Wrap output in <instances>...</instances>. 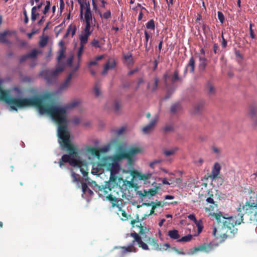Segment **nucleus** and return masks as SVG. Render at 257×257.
Instances as JSON below:
<instances>
[{"instance_id": "nucleus-1", "label": "nucleus", "mask_w": 257, "mask_h": 257, "mask_svg": "<svg viewBox=\"0 0 257 257\" xmlns=\"http://www.w3.org/2000/svg\"><path fill=\"white\" fill-rule=\"evenodd\" d=\"M253 199L245 202L242 207L237 208V216L225 218L220 213H213L217 221V227H214L213 235L223 241L227 238H231L237 232L235 226L243 222V216L247 217L250 221L257 222V194L253 193ZM252 196L250 197V199Z\"/></svg>"}, {"instance_id": "nucleus-2", "label": "nucleus", "mask_w": 257, "mask_h": 257, "mask_svg": "<svg viewBox=\"0 0 257 257\" xmlns=\"http://www.w3.org/2000/svg\"><path fill=\"white\" fill-rule=\"evenodd\" d=\"M52 95L50 93H46L41 97H33L34 103L31 106L37 107L41 114L48 113L53 120L58 124V135L59 137L70 136L67 130V110L65 107L46 104L47 101H51Z\"/></svg>"}, {"instance_id": "nucleus-3", "label": "nucleus", "mask_w": 257, "mask_h": 257, "mask_svg": "<svg viewBox=\"0 0 257 257\" xmlns=\"http://www.w3.org/2000/svg\"><path fill=\"white\" fill-rule=\"evenodd\" d=\"M59 143L62 146L63 149H66L68 155H63L59 161V164L62 167L64 163L69 164L73 167H80L81 162L77 159L78 152L77 148L70 142V136L59 137Z\"/></svg>"}, {"instance_id": "nucleus-4", "label": "nucleus", "mask_w": 257, "mask_h": 257, "mask_svg": "<svg viewBox=\"0 0 257 257\" xmlns=\"http://www.w3.org/2000/svg\"><path fill=\"white\" fill-rule=\"evenodd\" d=\"M3 80L0 78V99L4 101L10 105L11 108L17 111L18 108L30 106L34 103L33 97L32 98H13L9 96V93L2 89Z\"/></svg>"}, {"instance_id": "nucleus-5", "label": "nucleus", "mask_w": 257, "mask_h": 257, "mask_svg": "<svg viewBox=\"0 0 257 257\" xmlns=\"http://www.w3.org/2000/svg\"><path fill=\"white\" fill-rule=\"evenodd\" d=\"M132 237L134 239L132 242L127 246H121L120 247L121 248L123 249L124 252H136L138 249L135 246V244L136 243L138 246L144 250H149L150 248L147 245L146 241H149L146 237H140L137 232L134 231V232L131 233H127L126 235V237Z\"/></svg>"}, {"instance_id": "nucleus-6", "label": "nucleus", "mask_w": 257, "mask_h": 257, "mask_svg": "<svg viewBox=\"0 0 257 257\" xmlns=\"http://www.w3.org/2000/svg\"><path fill=\"white\" fill-rule=\"evenodd\" d=\"M131 224L133 228L137 227L138 228V233H137L140 237H146L147 239L149 240V241H146L147 243L155 242L152 237L148 235L150 232L149 229L142 224L138 216H137L136 219L131 220Z\"/></svg>"}, {"instance_id": "nucleus-7", "label": "nucleus", "mask_w": 257, "mask_h": 257, "mask_svg": "<svg viewBox=\"0 0 257 257\" xmlns=\"http://www.w3.org/2000/svg\"><path fill=\"white\" fill-rule=\"evenodd\" d=\"M63 70V66H58L56 69L51 70H46L44 72L45 78L48 83H51L57 75Z\"/></svg>"}, {"instance_id": "nucleus-8", "label": "nucleus", "mask_w": 257, "mask_h": 257, "mask_svg": "<svg viewBox=\"0 0 257 257\" xmlns=\"http://www.w3.org/2000/svg\"><path fill=\"white\" fill-rule=\"evenodd\" d=\"M208 197H207L206 201L207 203H210L212 205H210L209 207H205V210L206 212H210L214 210L215 208H217V205L215 203V202L214 201L213 197L214 195L212 194V192L208 190Z\"/></svg>"}, {"instance_id": "nucleus-9", "label": "nucleus", "mask_w": 257, "mask_h": 257, "mask_svg": "<svg viewBox=\"0 0 257 257\" xmlns=\"http://www.w3.org/2000/svg\"><path fill=\"white\" fill-rule=\"evenodd\" d=\"M141 149L139 147H132L127 151L122 152L120 154V158H130L134 157V156L141 153Z\"/></svg>"}, {"instance_id": "nucleus-10", "label": "nucleus", "mask_w": 257, "mask_h": 257, "mask_svg": "<svg viewBox=\"0 0 257 257\" xmlns=\"http://www.w3.org/2000/svg\"><path fill=\"white\" fill-rule=\"evenodd\" d=\"M216 246V245L212 243H203L197 247H195L194 248V252L202 251L205 252H209L212 251Z\"/></svg>"}, {"instance_id": "nucleus-11", "label": "nucleus", "mask_w": 257, "mask_h": 257, "mask_svg": "<svg viewBox=\"0 0 257 257\" xmlns=\"http://www.w3.org/2000/svg\"><path fill=\"white\" fill-rule=\"evenodd\" d=\"M106 109L111 110L115 113H118L120 110V104L116 100L113 101H109L106 104Z\"/></svg>"}, {"instance_id": "nucleus-12", "label": "nucleus", "mask_w": 257, "mask_h": 257, "mask_svg": "<svg viewBox=\"0 0 257 257\" xmlns=\"http://www.w3.org/2000/svg\"><path fill=\"white\" fill-rule=\"evenodd\" d=\"M106 198L111 203V206L113 208L116 207L118 209H120V206L122 204V201L121 200H118L116 197L114 196L111 194L108 195Z\"/></svg>"}, {"instance_id": "nucleus-13", "label": "nucleus", "mask_w": 257, "mask_h": 257, "mask_svg": "<svg viewBox=\"0 0 257 257\" xmlns=\"http://www.w3.org/2000/svg\"><path fill=\"white\" fill-rule=\"evenodd\" d=\"M152 238L155 240L154 242L147 243V245L150 244L154 246V249L157 250H164L170 247V245L169 243H166L163 244H161L160 246L157 242V240L154 237Z\"/></svg>"}, {"instance_id": "nucleus-14", "label": "nucleus", "mask_w": 257, "mask_h": 257, "mask_svg": "<svg viewBox=\"0 0 257 257\" xmlns=\"http://www.w3.org/2000/svg\"><path fill=\"white\" fill-rule=\"evenodd\" d=\"M220 169L221 167L220 164L218 163H215L212 168L211 174L210 175V178L213 180H215L218 178L219 177Z\"/></svg>"}, {"instance_id": "nucleus-15", "label": "nucleus", "mask_w": 257, "mask_h": 257, "mask_svg": "<svg viewBox=\"0 0 257 257\" xmlns=\"http://www.w3.org/2000/svg\"><path fill=\"white\" fill-rule=\"evenodd\" d=\"M257 115V105L255 104L250 105L246 113V116L250 119Z\"/></svg>"}, {"instance_id": "nucleus-16", "label": "nucleus", "mask_w": 257, "mask_h": 257, "mask_svg": "<svg viewBox=\"0 0 257 257\" xmlns=\"http://www.w3.org/2000/svg\"><path fill=\"white\" fill-rule=\"evenodd\" d=\"M205 91L210 97L214 96L216 92L215 87L210 82H208L205 85Z\"/></svg>"}, {"instance_id": "nucleus-17", "label": "nucleus", "mask_w": 257, "mask_h": 257, "mask_svg": "<svg viewBox=\"0 0 257 257\" xmlns=\"http://www.w3.org/2000/svg\"><path fill=\"white\" fill-rule=\"evenodd\" d=\"M157 123V119H152L151 122L146 126L144 127L142 129V131L144 134H149L150 132H151L154 129V127L155 125V124Z\"/></svg>"}, {"instance_id": "nucleus-18", "label": "nucleus", "mask_w": 257, "mask_h": 257, "mask_svg": "<svg viewBox=\"0 0 257 257\" xmlns=\"http://www.w3.org/2000/svg\"><path fill=\"white\" fill-rule=\"evenodd\" d=\"M151 176L152 174L150 173L144 174L138 171H134L133 172V176L134 177L138 178L140 180L146 181L147 180L150 179Z\"/></svg>"}, {"instance_id": "nucleus-19", "label": "nucleus", "mask_w": 257, "mask_h": 257, "mask_svg": "<svg viewBox=\"0 0 257 257\" xmlns=\"http://www.w3.org/2000/svg\"><path fill=\"white\" fill-rule=\"evenodd\" d=\"M73 75V74L72 73H70L65 80L61 83L60 86V89L61 90L65 89L68 87L70 83V81L72 78Z\"/></svg>"}, {"instance_id": "nucleus-20", "label": "nucleus", "mask_w": 257, "mask_h": 257, "mask_svg": "<svg viewBox=\"0 0 257 257\" xmlns=\"http://www.w3.org/2000/svg\"><path fill=\"white\" fill-rule=\"evenodd\" d=\"M195 60L193 58V57L192 56L189 61V62L185 68V73L187 72V71L188 69H189V71L191 73L193 72L194 71V68H195Z\"/></svg>"}, {"instance_id": "nucleus-21", "label": "nucleus", "mask_w": 257, "mask_h": 257, "mask_svg": "<svg viewBox=\"0 0 257 257\" xmlns=\"http://www.w3.org/2000/svg\"><path fill=\"white\" fill-rule=\"evenodd\" d=\"M91 34L88 33H85L82 32V34L79 36V40L80 45H84L87 43L88 38Z\"/></svg>"}, {"instance_id": "nucleus-22", "label": "nucleus", "mask_w": 257, "mask_h": 257, "mask_svg": "<svg viewBox=\"0 0 257 257\" xmlns=\"http://www.w3.org/2000/svg\"><path fill=\"white\" fill-rule=\"evenodd\" d=\"M204 102L202 101L199 102L196 104L194 106L193 112L196 114H199L203 110L204 108Z\"/></svg>"}, {"instance_id": "nucleus-23", "label": "nucleus", "mask_w": 257, "mask_h": 257, "mask_svg": "<svg viewBox=\"0 0 257 257\" xmlns=\"http://www.w3.org/2000/svg\"><path fill=\"white\" fill-rule=\"evenodd\" d=\"M115 66V63L114 61L108 62L104 66L103 70L102 72V74H106L109 69H113Z\"/></svg>"}, {"instance_id": "nucleus-24", "label": "nucleus", "mask_w": 257, "mask_h": 257, "mask_svg": "<svg viewBox=\"0 0 257 257\" xmlns=\"http://www.w3.org/2000/svg\"><path fill=\"white\" fill-rule=\"evenodd\" d=\"M168 234L169 236L173 239H180V235L179 234V231L177 230L174 229L169 230L168 232Z\"/></svg>"}, {"instance_id": "nucleus-25", "label": "nucleus", "mask_w": 257, "mask_h": 257, "mask_svg": "<svg viewBox=\"0 0 257 257\" xmlns=\"http://www.w3.org/2000/svg\"><path fill=\"white\" fill-rule=\"evenodd\" d=\"M199 68L201 71H204L207 66V59L204 57L200 56Z\"/></svg>"}, {"instance_id": "nucleus-26", "label": "nucleus", "mask_w": 257, "mask_h": 257, "mask_svg": "<svg viewBox=\"0 0 257 257\" xmlns=\"http://www.w3.org/2000/svg\"><path fill=\"white\" fill-rule=\"evenodd\" d=\"M10 32L6 31L0 34V42L2 43H10V42L7 40L6 36L10 34Z\"/></svg>"}, {"instance_id": "nucleus-27", "label": "nucleus", "mask_w": 257, "mask_h": 257, "mask_svg": "<svg viewBox=\"0 0 257 257\" xmlns=\"http://www.w3.org/2000/svg\"><path fill=\"white\" fill-rule=\"evenodd\" d=\"M109 166L111 175H112L113 173H116L119 169V166L116 163L109 164Z\"/></svg>"}, {"instance_id": "nucleus-28", "label": "nucleus", "mask_w": 257, "mask_h": 257, "mask_svg": "<svg viewBox=\"0 0 257 257\" xmlns=\"http://www.w3.org/2000/svg\"><path fill=\"white\" fill-rule=\"evenodd\" d=\"M84 18L85 23H92V16L91 11L89 9L85 10L84 13Z\"/></svg>"}, {"instance_id": "nucleus-29", "label": "nucleus", "mask_w": 257, "mask_h": 257, "mask_svg": "<svg viewBox=\"0 0 257 257\" xmlns=\"http://www.w3.org/2000/svg\"><path fill=\"white\" fill-rule=\"evenodd\" d=\"M82 190L83 193H88L90 196H92L93 194V192L88 187L86 183L82 184Z\"/></svg>"}, {"instance_id": "nucleus-30", "label": "nucleus", "mask_w": 257, "mask_h": 257, "mask_svg": "<svg viewBox=\"0 0 257 257\" xmlns=\"http://www.w3.org/2000/svg\"><path fill=\"white\" fill-rule=\"evenodd\" d=\"M179 150V148L177 147H175L170 150H165L164 151V154L166 157H168L171 155H173L176 153Z\"/></svg>"}, {"instance_id": "nucleus-31", "label": "nucleus", "mask_w": 257, "mask_h": 257, "mask_svg": "<svg viewBox=\"0 0 257 257\" xmlns=\"http://www.w3.org/2000/svg\"><path fill=\"white\" fill-rule=\"evenodd\" d=\"M194 223L197 227L198 233H200L202 231L203 228L202 221L201 219L196 220Z\"/></svg>"}, {"instance_id": "nucleus-32", "label": "nucleus", "mask_w": 257, "mask_h": 257, "mask_svg": "<svg viewBox=\"0 0 257 257\" xmlns=\"http://www.w3.org/2000/svg\"><path fill=\"white\" fill-rule=\"evenodd\" d=\"M86 26L85 27V28L82 32H84L85 33H88L89 34H91L93 29H91V25L92 23H85Z\"/></svg>"}, {"instance_id": "nucleus-33", "label": "nucleus", "mask_w": 257, "mask_h": 257, "mask_svg": "<svg viewBox=\"0 0 257 257\" xmlns=\"http://www.w3.org/2000/svg\"><path fill=\"white\" fill-rule=\"evenodd\" d=\"M88 152H90L92 155H94L97 157H99L100 156V151L96 148H90L88 150Z\"/></svg>"}, {"instance_id": "nucleus-34", "label": "nucleus", "mask_w": 257, "mask_h": 257, "mask_svg": "<svg viewBox=\"0 0 257 257\" xmlns=\"http://www.w3.org/2000/svg\"><path fill=\"white\" fill-rule=\"evenodd\" d=\"M181 109L180 105L179 103L174 104L171 107V112L172 113H176Z\"/></svg>"}, {"instance_id": "nucleus-35", "label": "nucleus", "mask_w": 257, "mask_h": 257, "mask_svg": "<svg viewBox=\"0 0 257 257\" xmlns=\"http://www.w3.org/2000/svg\"><path fill=\"white\" fill-rule=\"evenodd\" d=\"M158 206H163V205H162L161 202H160V201H159V202H158L157 203H155L154 202V204H153L152 205V209L151 210V211H150V213L149 214H148V215L146 214L145 216H149V215L154 213L155 209L157 207H158Z\"/></svg>"}, {"instance_id": "nucleus-36", "label": "nucleus", "mask_w": 257, "mask_h": 257, "mask_svg": "<svg viewBox=\"0 0 257 257\" xmlns=\"http://www.w3.org/2000/svg\"><path fill=\"white\" fill-rule=\"evenodd\" d=\"M192 235L188 234L179 239L177 241L186 242L190 241L192 238Z\"/></svg>"}, {"instance_id": "nucleus-37", "label": "nucleus", "mask_w": 257, "mask_h": 257, "mask_svg": "<svg viewBox=\"0 0 257 257\" xmlns=\"http://www.w3.org/2000/svg\"><path fill=\"white\" fill-rule=\"evenodd\" d=\"M124 59L128 62L129 65H133L134 64L133 56L131 54H128L124 55Z\"/></svg>"}, {"instance_id": "nucleus-38", "label": "nucleus", "mask_w": 257, "mask_h": 257, "mask_svg": "<svg viewBox=\"0 0 257 257\" xmlns=\"http://www.w3.org/2000/svg\"><path fill=\"white\" fill-rule=\"evenodd\" d=\"M79 104V102L78 101H72L69 103H68V104H67L66 106H65V108L67 109H72V108H73L74 107H75L76 106H77Z\"/></svg>"}, {"instance_id": "nucleus-39", "label": "nucleus", "mask_w": 257, "mask_h": 257, "mask_svg": "<svg viewBox=\"0 0 257 257\" xmlns=\"http://www.w3.org/2000/svg\"><path fill=\"white\" fill-rule=\"evenodd\" d=\"M180 79V78L179 77V71L176 69L174 71V73L173 75L172 76V82L173 83H175L176 81L179 80Z\"/></svg>"}, {"instance_id": "nucleus-40", "label": "nucleus", "mask_w": 257, "mask_h": 257, "mask_svg": "<svg viewBox=\"0 0 257 257\" xmlns=\"http://www.w3.org/2000/svg\"><path fill=\"white\" fill-rule=\"evenodd\" d=\"M146 27L147 29H152L153 30H155V23L153 20H150L147 24H146Z\"/></svg>"}, {"instance_id": "nucleus-41", "label": "nucleus", "mask_w": 257, "mask_h": 257, "mask_svg": "<svg viewBox=\"0 0 257 257\" xmlns=\"http://www.w3.org/2000/svg\"><path fill=\"white\" fill-rule=\"evenodd\" d=\"M76 27L75 26H70L67 30V33H70L73 37L76 32Z\"/></svg>"}, {"instance_id": "nucleus-42", "label": "nucleus", "mask_w": 257, "mask_h": 257, "mask_svg": "<svg viewBox=\"0 0 257 257\" xmlns=\"http://www.w3.org/2000/svg\"><path fill=\"white\" fill-rule=\"evenodd\" d=\"M38 54V51L36 49H33L30 53L27 54L29 58H34L37 57Z\"/></svg>"}, {"instance_id": "nucleus-43", "label": "nucleus", "mask_w": 257, "mask_h": 257, "mask_svg": "<svg viewBox=\"0 0 257 257\" xmlns=\"http://www.w3.org/2000/svg\"><path fill=\"white\" fill-rule=\"evenodd\" d=\"M93 91L95 96L98 97L100 95L101 92L100 90V87L99 86L98 84H96V85H95Z\"/></svg>"}, {"instance_id": "nucleus-44", "label": "nucleus", "mask_w": 257, "mask_h": 257, "mask_svg": "<svg viewBox=\"0 0 257 257\" xmlns=\"http://www.w3.org/2000/svg\"><path fill=\"white\" fill-rule=\"evenodd\" d=\"M90 44L95 48H100L101 47L100 45V42L98 40L95 39L91 41Z\"/></svg>"}, {"instance_id": "nucleus-45", "label": "nucleus", "mask_w": 257, "mask_h": 257, "mask_svg": "<svg viewBox=\"0 0 257 257\" xmlns=\"http://www.w3.org/2000/svg\"><path fill=\"white\" fill-rule=\"evenodd\" d=\"M65 57V50H64L63 48H62L59 51V55L57 57V60L58 62L60 61V60L62 59V58H64Z\"/></svg>"}, {"instance_id": "nucleus-46", "label": "nucleus", "mask_w": 257, "mask_h": 257, "mask_svg": "<svg viewBox=\"0 0 257 257\" xmlns=\"http://www.w3.org/2000/svg\"><path fill=\"white\" fill-rule=\"evenodd\" d=\"M163 130L165 133L173 132L174 131L173 126L171 124L166 125L164 127Z\"/></svg>"}, {"instance_id": "nucleus-47", "label": "nucleus", "mask_w": 257, "mask_h": 257, "mask_svg": "<svg viewBox=\"0 0 257 257\" xmlns=\"http://www.w3.org/2000/svg\"><path fill=\"white\" fill-rule=\"evenodd\" d=\"M144 11L148 12V11L147 10V9L145 8L142 7L141 9V11L139 13V17H138L139 21H141L143 19Z\"/></svg>"}, {"instance_id": "nucleus-48", "label": "nucleus", "mask_w": 257, "mask_h": 257, "mask_svg": "<svg viewBox=\"0 0 257 257\" xmlns=\"http://www.w3.org/2000/svg\"><path fill=\"white\" fill-rule=\"evenodd\" d=\"M118 211H120L121 212V216L124 218V220H126L129 218L130 217H131V215H128L125 211L122 209L120 207V209H118Z\"/></svg>"}, {"instance_id": "nucleus-49", "label": "nucleus", "mask_w": 257, "mask_h": 257, "mask_svg": "<svg viewBox=\"0 0 257 257\" xmlns=\"http://www.w3.org/2000/svg\"><path fill=\"white\" fill-rule=\"evenodd\" d=\"M50 2L49 1H46V5L45 6L44 8V10H43V14L44 15H46L48 12L49 11L50 8Z\"/></svg>"}, {"instance_id": "nucleus-50", "label": "nucleus", "mask_w": 257, "mask_h": 257, "mask_svg": "<svg viewBox=\"0 0 257 257\" xmlns=\"http://www.w3.org/2000/svg\"><path fill=\"white\" fill-rule=\"evenodd\" d=\"M252 26H254V24L252 23H250V24H249V35H250V37L252 39H254L255 35L254 34L253 31L252 29Z\"/></svg>"}, {"instance_id": "nucleus-51", "label": "nucleus", "mask_w": 257, "mask_h": 257, "mask_svg": "<svg viewBox=\"0 0 257 257\" xmlns=\"http://www.w3.org/2000/svg\"><path fill=\"white\" fill-rule=\"evenodd\" d=\"M217 17L220 22L223 23L224 21V16L223 13L221 12H217Z\"/></svg>"}, {"instance_id": "nucleus-52", "label": "nucleus", "mask_w": 257, "mask_h": 257, "mask_svg": "<svg viewBox=\"0 0 257 257\" xmlns=\"http://www.w3.org/2000/svg\"><path fill=\"white\" fill-rule=\"evenodd\" d=\"M158 83H159V79H158V78H155L154 86H153V87L152 88V90L153 91H155L157 89V87H158Z\"/></svg>"}, {"instance_id": "nucleus-53", "label": "nucleus", "mask_w": 257, "mask_h": 257, "mask_svg": "<svg viewBox=\"0 0 257 257\" xmlns=\"http://www.w3.org/2000/svg\"><path fill=\"white\" fill-rule=\"evenodd\" d=\"M213 52L215 54H219L220 50H219V47H218L217 44H216V43L214 44L213 47Z\"/></svg>"}, {"instance_id": "nucleus-54", "label": "nucleus", "mask_w": 257, "mask_h": 257, "mask_svg": "<svg viewBox=\"0 0 257 257\" xmlns=\"http://www.w3.org/2000/svg\"><path fill=\"white\" fill-rule=\"evenodd\" d=\"M161 163V161L159 160H154V161L151 162L149 164V166L152 168H154L156 165L158 164Z\"/></svg>"}, {"instance_id": "nucleus-55", "label": "nucleus", "mask_w": 257, "mask_h": 257, "mask_svg": "<svg viewBox=\"0 0 257 257\" xmlns=\"http://www.w3.org/2000/svg\"><path fill=\"white\" fill-rule=\"evenodd\" d=\"M84 45H80V46L79 48L78 51V54H77V56H78V59H80L82 53L84 50Z\"/></svg>"}, {"instance_id": "nucleus-56", "label": "nucleus", "mask_w": 257, "mask_h": 257, "mask_svg": "<svg viewBox=\"0 0 257 257\" xmlns=\"http://www.w3.org/2000/svg\"><path fill=\"white\" fill-rule=\"evenodd\" d=\"M39 16V14L38 13L35 12L31 13V20L32 21H35L37 17Z\"/></svg>"}, {"instance_id": "nucleus-57", "label": "nucleus", "mask_w": 257, "mask_h": 257, "mask_svg": "<svg viewBox=\"0 0 257 257\" xmlns=\"http://www.w3.org/2000/svg\"><path fill=\"white\" fill-rule=\"evenodd\" d=\"M71 177L73 179V182H77L79 181L78 175L75 173L74 172L72 173Z\"/></svg>"}, {"instance_id": "nucleus-58", "label": "nucleus", "mask_w": 257, "mask_h": 257, "mask_svg": "<svg viewBox=\"0 0 257 257\" xmlns=\"http://www.w3.org/2000/svg\"><path fill=\"white\" fill-rule=\"evenodd\" d=\"M221 38L222 39V41L221 42V46L223 48H225L227 46V41L224 39L223 35V33H222Z\"/></svg>"}, {"instance_id": "nucleus-59", "label": "nucleus", "mask_w": 257, "mask_h": 257, "mask_svg": "<svg viewBox=\"0 0 257 257\" xmlns=\"http://www.w3.org/2000/svg\"><path fill=\"white\" fill-rule=\"evenodd\" d=\"M110 16H111V13H110V11H108L105 12L103 14V18L104 19H107L110 17Z\"/></svg>"}, {"instance_id": "nucleus-60", "label": "nucleus", "mask_w": 257, "mask_h": 257, "mask_svg": "<svg viewBox=\"0 0 257 257\" xmlns=\"http://www.w3.org/2000/svg\"><path fill=\"white\" fill-rule=\"evenodd\" d=\"M157 193V191L156 189H151L148 191V194L152 196H154Z\"/></svg>"}, {"instance_id": "nucleus-61", "label": "nucleus", "mask_w": 257, "mask_h": 257, "mask_svg": "<svg viewBox=\"0 0 257 257\" xmlns=\"http://www.w3.org/2000/svg\"><path fill=\"white\" fill-rule=\"evenodd\" d=\"M211 149L212 150V151L215 153V154H218L220 153V149L217 148L215 146H212L211 147Z\"/></svg>"}, {"instance_id": "nucleus-62", "label": "nucleus", "mask_w": 257, "mask_h": 257, "mask_svg": "<svg viewBox=\"0 0 257 257\" xmlns=\"http://www.w3.org/2000/svg\"><path fill=\"white\" fill-rule=\"evenodd\" d=\"M47 44V39H46V38L41 40L39 43L40 46H41V47H44Z\"/></svg>"}, {"instance_id": "nucleus-63", "label": "nucleus", "mask_w": 257, "mask_h": 257, "mask_svg": "<svg viewBox=\"0 0 257 257\" xmlns=\"http://www.w3.org/2000/svg\"><path fill=\"white\" fill-rule=\"evenodd\" d=\"M28 58H29L28 57V54L23 55L20 58V62L22 63L25 61Z\"/></svg>"}, {"instance_id": "nucleus-64", "label": "nucleus", "mask_w": 257, "mask_h": 257, "mask_svg": "<svg viewBox=\"0 0 257 257\" xmlns=\"http://www.w3.org/2000/svg\"><path fill=\"white\" fill-rule=\"evenodd\" d=\"M251 120L252 121V126L253 127L257 126V115L251 119Z\"/></svg>"}]
</instances>
